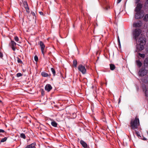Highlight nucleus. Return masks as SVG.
<instances>
[{
    "label": "nucleus",
    "mask_w": 148,
    "mask_h": 148,
    "mask_svg": "<svg viewBox=\"0 0 148 148\" xmlns=\"http://www.w3.org/2000/svg\"><path fill=\"white\" fill-rule=\"evenodd\" d=\"M140 125V122L139 119L136 117L134 119H132L130 122V127L131 129L132 130H135L138 128V126Z\"/></svg>",
    "instance_id": "f257e3e1"
},
{
    "label": "nucleus",
    "mask_w": 148,
    "mask_h": 148,
    "mask_svg": "<svg viewBox=\"0 0 148 148\" xmlns=\"http://www.w3.org/2000/svg\"><path fill=\"white\" fill-rule=\"evenodd\" d=\"M141 30L139 28H136L133 31V36L134 38L136 41L137 38L141 33Z\"/></svg>",
    "instance_id": "f03ea898"
},
{
    "label": "nucleus",
    "mask_w": 148,
    "mask_h": 148,
    "mask_svg": "<svg viewBox=\"0 0 148 148\" xmlns=\"http://www.w3.org/2000/svg\"><path fill=\"white\" fill-rule=\"evenodd\" d=\"M78 69L79 71L81 72L83 74H84L86 73V69L84 66L82 64L79 65L78 67Z\"/></svg>",
    "instance_id": "7ed1b4c3"
},
{
    "label": "nucleus",
    "mask_w": 148,
    "mask_h": 148,
    "mask_svg": "<svg viewBox=\"0 0 148 148\" xmlns=\"http://www.w3.org/2000/svg\"><path fill=\"white\" fill-rule=\"evenodd\" d=\"M148 72V70H145V68H142L140 70L138 75L140 76H143L146 75Z\"/></svg>",
    "instance_id": "20e7f679"
},
{
    "label": "nucleus",
    "mask_w": 148,
    "mask_h": 148,
    "mask_svg": "<svg viewBox=\"0 0 148 148\" xmlns=\"http://www.w3.org/2000/svg\"><path fill=\"white\" fill-rule=\"evenodd\" d=\"M138 43L140 45H145L146 43V39L143 37H140L138 40Z\"/></svg>",
    "instance_id": "39448f33"
},
{
    "label": "nucleus",
    "mask_w": 148,
    "mask_h": 148,
    "mask_svg": "<svg viewBox=\"0 0 148 148\" xmlns=\"http://www.w3.org/2000/svg\"><path fill=\"white\" fill-rule=\"evenodd\" d=\"M143 25V23L141 21H138L134 22L133 24V27H140Z\"/></svg>",
    "instance_id": "423d86ee"
},
{
    "label": "nucleus",
    "mask_w": 148,
    "mask_h": 148,
    "mask_svg": "<svg viewBox=\"0 0 148 148\" xmlns=\"http://www.w3.org/2000/svg\"><path fill=\"white\" fill-rule=\"evenodd\" d=\"M9 45L14 51L15 50L16 43L13 40H11V42L9 43Z\"/></svg>",
    "instance_id": "0eeeda50"
},
{
    "label": "nucleus",
    "mask_w": 148,
    "mask_h": 148,
    "mask_svg": "<svg viewBox=\"0 0 148 148\" xmlns=\"http://www.w3.org/2000/svg\"><path fill=\"white\" fill-rule=\"evenodd\" d=\"M142 7V4L140 3H139L137 4V6L135 8V12H140Z\"/></svg>",
    "instance_id": "6e6552de"
},
{
    "label": "nucleus",
    "mask_w": 148,
    "mask_h": 148,
    "mask_svg": "<svg viewBox=\"0 0 148 148\" xmlns=\"http://www.w3.org/2000/svg\"><path fill=\"white\" fill-rule=\"evenodd\" d=\"M39 44L40 45V46L41 47V50L42 52V54H43V56H44V49L45 48V45L44 44L42 41H40L39 43Z\"/></svg>",
    "instance_id": "1a4fd4ad"
},
{
    "label": "nucleus",
    "mask_w": 148,
    "mask_h": 148,
    "mask_svg": "<svg viewBox=\"0 0 148 148\" xmlns=\"http://www.w3.org/2000/svg\"><path fill=\"white\" fill-rule=\"evenodd\" d=\"M80 143L84 148H90L88 146L87 143L84 140H81Z\"/></svg>",
    "instance_id": "9d476101"
},
{
    "label": "nucleus",
    "mask_w": 148,
    "mask_h": 148,
    "mask_svg": "<svg viewBox=\"0 0 148 148\" xmlns=\"http://www.w3.org/2000/svg\"><path fill=\"white\" fill-rule=\"evenodd\" d=\"M143 90L145 92L146 96L148 97V88H147L145 85L143 86Z\"/></svg>",
    "instance_id": "9b49d317"
},
{
    "label": "nucleus",
    "mask_w": 148,
    "mask_h": 148,
    "mask_svg": "<svg viewBox=\"0 0 148 148\" xmlns=\"http://www.w3.org/2000/svg\"><path fill=\"white\" fill-rule=\"evenodd\" d=\"M52 89V87L50 84H47L45 87V89L46 90L49 92Z\"/></svg>",
    "instance_id": "f8f14e48"
},
{
    "label": "nucleus",
    "mask_w": 148,
    "mask_h": 148,
    "mask_svg": "<svg viewBox=\"0 0 148 148\" xmlns=\"http://www.w3.org/2000/svg\"><path fill=\"white\" fill-rule=\"evenodd\" d=\"M36 143L34 142L27 145L25 148H36Z\"/></svg>",
    "instance_id": "ddd939ff"
},
{
    "label": "nucleus",
    "mask_w": 148,
    "mask_h": 148,
    "mask_svg": "<svg viewBox=\"0 0 148 148\" xmlns=\"http://www.w3.org/2000/svg\"><path fill=\"white\" fill-rule=\"evenodd\" d=\"M136 13L135 14V18L136 19H139L140 18L141 16L140 15L141 12H136Z\"/></svg>",
    "instance_id": "4468645a"
},
{
    "label": "nucleus",
    "mask_w": 148,
    "mask_h": 148,
    "mask_svg": "<svg viewBox=\"0 0 148 148\" xmlns=\"http://www.w3.org/2000/svg\"><path fill=\"white\" fill-rule=\"evenodd\" d=\"M23 4L24 5V7L26 10V12L28 13H29V8L28 6L27 3V2H25L23 3Z\"/></svg>",
    "instance_id": "2eb2a0df"
},
{
    "label": "nucleus",
    "mask_w": 148,
    "mask_h": 148,
    "mask_svg": "<svg viewBox=\"0 0 148 148\" xmlns=\"http://www.w3.org/2000/svg\"><path fill=\"white\" fill-rule=\"evenodd\" d=\"M142 79L143 82L146 84L148 83V76H146L145 77L143 78Z\"/></svg>",
    "instance_id": "dca6fc26"
},
{
    "label": "nucleus",
    "mask_w": 148,
    "mask_h": 148,
    "mask_svg": "<svg viewBox=\"0 0 148 148\" xmlns=\"http://www.w3.org/2000/svg\"><path fill=\"white\" fill-rule=\"evenodd\" d=\"M136 62L137 65L138 67L140 68L142 66V63L139 60H136Z\"/></svg>",
    "instance_id": "f3484780"
},
{
    "label": "nucleus",
    "mask_w": 148,
    "mask_h": 148,
    "mask_svg": "<svg viewBox=\"0 0 148 148\" xmlns=\"http://www.w3.org/2000/svg\"><path fill=\"white\" fill-rule=\"evenodd\" d=\"M51 125L53 127H57L58 126V123L55 121H53L51 123Z\"/></svg>",
    "instance_id": "a211bd4d"
},
{
    "label": "nucleus",
    "mask_w": 148,
    "mask_h": 148,
    "mask_svg": "<svg viewBox=\"0 0 148 148\" xmlns=\"http://www.w3.org/2000/svg\"><path fill=\"white\" fill-rule=\"evenodd\" d=\"M41 75L42 77H47L49 76V74L45 72H42L41 73Z\"/></svg>",
    "instance_id": "6ab92c4d"
},
{
    "label": "nucleus",
    "mask_w": 148,
    "mask_h": 148,
    "mask_svg": "<svg viewBox=\"0 0 148 148\" xmlns=\"http://www.w3.org/2000/svg\"><path fill=\"white\" fill-rule=\"evenodd\" d=\"M143 19L145 21H148V14H146L145 15Z\"/></svg>",
    "instance_id": "aec40b11"
},
{
    "label": "nucleus",
    "mask_w": 148,
    "mask_h": 148,
    "mask_svg": "<svg viewBox=\"0 0 148 148\" xmlns=\"http://www.w3.org/2000/svg\"><path fill=\"white\" fill-rule=\"evenodd\" d=\"M110 67L111 70H113L115 69V67L114 64H110Z\"/></svg>",
    "instance_id": "412c9836"
},
{
    "label": "nucleus",
    "mask_w": 148,
    "mask_h": 148,
    "mask_svg": "<svg viewBox=\"0 0 148 148\" xmlns=\"http://www.w3.org/2000/svg\"><path fill=\"white\" fill-rule=\"evenodd\" d=\"M7 137H5L4 138H2L0 141V142L1 143H3L7 139Z\"/></svg>",
    "instance_id": "4be33fe9"
},
{
    "label": "nucleus",
    "mask_w": 148,
    "mask_h": 148,
    "mask_svg": "<svg viewBox=\"0 0 148 148\" xmlns=\"http://www.w3.org/2000/svg\"><path fill=\"white\" fill-rule=\"evenodd\" d=\"M77 62L76 60H74L73 61V65L75 67H76L77 66Z\"/></svg>",
    "instance_id": "5701e85b"
},
{
    "label": "nucleus",
    "mask_w": 148,
    "mask_h": 148,
    "mask_svg": "<svg viewBox=\"0 0 148 148\" xmlns=\"http://www.w3.org/2000/svg\"><path fill=\"white\" fill-rule=\"evenodd\" d=\"M20 136L21 138H22L24 139H25L26 136L25 134L24 133H21L20 134Z\"/></svg>",
    "instance_id": "b1692460"
},
{
    "label": "nucleus",
    "mask_w": 148,
    "mask_h": 148,
    "mask_svg": "<svg viewBox=\"0 0 148 148\" xmlns=\"http://www.w3.org/2000/svg\"><path fill=\"white\" fill-rule=\"evenodd\" d=\"M140 47L139 48V50L140 51H142L143 50L144 45H140Z\"/></svg>",
    "instance_id": "393cba45"
},
{
    "label": "nucleus",
    "mask_w": 148,
    "mask_h": 148,
    "mask_svg": "<svg viewBox=\"0 0 148 148\" xmlns=\"http://www.w3.org/2000/svg\"><path fill=\"white\" fill-rule=\"evenodd\" d=\"M139 55L142 58H144L145 57V54L143 53H138Z\"/></svg>",
    "instance_id": "a878e982"
},
{
    "label": "nucleus",
    "mask_w": 148,
    "mask_h": 148,
    "mask_svg": "<svg viewBox=\"0 0 148 148\" xmlns=\"http://www.w3.org/2000/svg\"><path fill=\"white\" fill-rule=\"evenodd\" d=\"M51 71L53 74V76H55L56 74V72H55V70L53 68H51Z\"/></svg>",
    "instance_id": "bb28decb"
},
{
    "label": "nucleus",
    "mask_w": 148,
    "mask_h": 148,
    "mask_svg": "<svg viewBox=\"0 0 148 148\" xmlns=\"http://www.w3.org/2000/svg\"><path fill=\"white\" fill-rule=\"evenodd\" d=\"M17 62L18 63H20L21 64L23 63V62L19 58L17 57Z\"/></svg>",
    "instance_id": "cd10ccee"
},
{
    "label": "nucleus",
    "mask_w": 148,
    "mask_h": 148,
    "mask_svg": "<svg viewBox=\"0 0 148 148\" xmlns=\"http://www.w3.org/2000/svg\"><path fill=\"white\" fill-rule=\"evenodd\" d=\"M14 39L17 42H18V40H19V39H18V37L17 36H15L14 38Z\"/></svg>",
    "instance_id": "c85d7f7f"
},
{
    "label": "nucleus",
    "mask_w": 148,
    "mask_h": 148,
    "mask_svg": "<svg viewBox=\"0 0 148 148\" xmlns=\"http://www.w3.org/2000/svg\"><path fill=\"white\" fill-rule=\"evenodd\" d=\"M34 59L35 61L36 62L38 61V56L36 55L34 57Z\"/></svg>",
    "instance_id": "c756f323"
},
{
    "label": "nucleus",
    "mask_w": 148,
    "mask_h": 148,
    "mask_svg": "<svg viewBox=\"0 0 148 148\" xmlns=\"http://www.w3.org/2000/svg\"><path fill=\"white\" fill-rule=\"evenodd\" d=\"M22 76V74L21 73H18L16 75V76L17 77H20Z\"/></svg>",
    "instance_id": "7c9ffc66"
},
{
    "label": "nucleus",
    "mask_w": 148,
    "mask_h": 148,
    "mask_svg": "<svg viewBox=\"0 0 148 148\" xmlns=\"http://www.w3.org/2000/svg\"><path fill=\"white\" fill-rule=\"evenodd\" d=\"M144 7L145 9H148V4H146H146L145 3Z\"/></svg>",
    "instance_id": "2f4dec72"
},
{
    "label": "nucleus",
    "mask_w": 148,
    "mask_h": 148,
    "mask_svg": "<svg viewBox=\"0 0 148 148\" xmlns=\"http://www.w3.org/2000/svg\"><path fill=\"white\" fill-rule=\"evenodd\" d=\"M3 54L0 51V57L2 58L3 57Z\"/></svg>",
    "instance_id": "473e14b6"
},
{
    "label": "nucleus",
    "mask_w": 148,
    "mask_h": 148,
    "mask_svg": "<svg viewBox=\"0 0 148 148\" xmlns=\"http://www.w3.org/2000/svg\"><path fill=\"white\" fill-rule=\"evenodd\" d=\"M118 42L119 43V45H120V42L119 38V37H118Z\"/></svg>",
    "instance_id": "72a5a7b5"
},
{
    "label": "nucleus",
    "mask_w": 148,
    "mask_h": 148,
    "mask_svg": "<svg viewBox=\"0 0 148 148\" xmlns=\"http://www.w3.org/2000/svg\"><path fill=\"white\" fill-rule=\"evenodd\" d=\"M140 1V0H136L135 3H139V2Z\"/></svg>",
    "instance_id": "f704fd0d"
},
{
    "label": "nucleus",
    "mask_w": 148,
    "mask_h": 148,
    "mask_svg": "<svg viewBox=\"0 0 148 148\" xmlns=\"http://www.w3.org/2000/svg\"><path fill=\"white\" fill-rule=\"evenodd\" d=\"M5 132V131L4 130H2V129H0V133H3Z\"/></svg>",
    "instance_id": "c9c22d12"
},
{
    "label": "nucleus",
    "mask_w": 148,
    "mask_h": 148,
    "mask_svg": "<svg viewBox=\"0 0 148 148\" xmlns=\"http://www.w3.org/2000/svg\"><path fill=\"white\" fill-rule=\"evenodd\" d=\"M135 132H136V135L138 136H139V132H136V131H135Z\"/></svg>",
    "instance_id": "e433bc0d"
},
{
    "label": "nucleus",
    "mask_w": 148,
    "mask_h": 148,
    "mask_svg": "<svg viewBox=\"0 0 148 148\" xmlns=\"http://www.w3.org/2000/svg\"><path fill=\"white\" fill-rule=\"evenodd\" d=\"M39 13L41 15H43V13L42 12H40Z\"/></svg>",
    "instance_id": "4c0bfd02"
},
{
    "label": "nucleus",
    "mask_w": 148,
    "mask_h": 148,
    "mask_svg": "<svg viewBox=\"0 0 148 148\" xmlns=\"http://www.w3.org/2000/svg\"><path fill=\"white\" fill-rule=\"evenodd\" d=\"M121 1V0H117V3H119Z\"/></svg>",
    "instance_id": "58836bf2"
},
{
    "label": "nucleus",
    "mask_w": 148,
    "mask_h": 148,
    "mask_svg": "<svg viewBox=\"0 0 148 148\" xmlns=\"http://www.w3.org/2000/svg\"><path fill=\"white\" fill-rule=\"evenodd\" d=\"M145 3L146 4V5L147 4H148V1H145Z\"/></svg>",
    "instance_id": "ea45409f"
},
{
    "label": "nucleus",
    "mask_w": 148,
    "mask_h": 148,
    "mask_svg": "<svg viewBox=\"0 0 148 148\" xmlns=\"http://www.w3.org/2000/svg\"><path fill=\"white\" fill-rule=\"evenodd\" d=\"M32 14L34 16H35V14L34 12H32Z\"/></svg>",
    "instance_id": "a19ab883"
},
{
    "label": "nucleus",
    "mask_w": 148,
    "mask_h": 148,
    "mask_svg": "<svg viewBox=\"0 0 148 148\" xmlns=\"http://www.w3.org/2000/svg\"><path fill=\"white\" fill-rule=\"evenodd\" d=\"M120 102V99H119V100L118 102L119 103Z\"/></svg>",
    "instance_id": "79ce46f5"
},
{
    "label": "nucleus",
    "mask_w": 148,
    "mask_h": 148,
    "mask_svg": "<svg viewBox=\"0 0 148 148\" xmlns=\"http://www.w3.org/2000/svg\"><path fill=\"white\" fill-rule=\"evenodd\" d=\"M2 102L1 101L0 99V103Z\"/></svg>",
    "instance_id": "37998d69"
},
{
    "label": "nucleus",
    "mask_w": 148,
    "mask_h": 148,
    "mask_svg": "<svg viewBox=\"0 0 148 148\" xmlns=\"http://www.w3.org/2000/svg\"><path fill=\"white\" fill-rule=\"evenodd\" d=\"M146 1H148V0H146Z\"/></svg>",
    "instance_id": "c03bdc74"
}]
</instances>
